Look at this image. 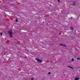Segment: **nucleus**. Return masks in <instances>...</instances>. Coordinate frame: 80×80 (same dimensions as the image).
Returning a JSON list of instances; mask_svg holds the SVG:
<instances>
[{"mask_svg": "<svg viewBox=\"0 0 80 80\" xmlns=\"http://www.w3.org/2000/svg\"><path fill=\"white\" fill-rule=\"evenodd\" d=\"M8 33L10 37H12V31H8Z\"/></svg>", "mask_w": 80, "mask_h": 80, "instance_id": "obj_1", "label": "nucleus"}, {"mask_svg": "<svg viewBox=\"0 0 80 80\" xmlns=\"http://www.w3.org/2000/svg\"><path fill=\"white\" fill-rule=\"evenodd\" d=\"M35 60H37V61H38V62H40V63H42V61L39 59L36 58Z\"/></svg>", "mask_w": 80, "mask_h": 80, "instance_id": "obj_2", "label": "nucleus"}, {"mask_svg": "<svg viewBox=\"0 0 80 80\" xmlns=\"http://www.w3.org/2000/svg\"><path fill=\"white\" fill-rule=\"evenodd\" d=\"M68 67H69V68H71V69H72V70L74 69V68H72V67H70L69 66H68Z\"/></svg>", "mask_w": 80, "mask_h": 80, "instance_id": "obj_3", "label": "nucleus"}, {"mask_svg": "<svg viewBox=\"0 0 80 80\" xmlns=\"http://www.w3.org/2000/svg\"><path fill=\"white\" fill-rule=\"evenodd\" d=\"M79 79V78H75V80H78Z\"/></svg>", "mask_w": 80, "mask_h": 80, "instance_id": "obj_4", "label": "nucleus"}, {"mask_svg": "<svg viewBox=\"0 0 80 80\" xmlns=\"http://www.w3.org/2000/svg\"><path fill=\"white\" fill-rule=\"evenodd\" d=\"M71 29L72 30H74V29H73V27H71Z\"/></svg>", "mask_w": 80, "mask_h": 80, "instance_id": "obj_5", "label": "nucleus"}, {"mask_svg": "<svg viewBox=\"0 0 80 80\" xmlns=\"http://www.w3.org/2000/svg\"><path fill=\"white\" fill-rule=\"evenodd\" d=\"M60 45L61 46H66L65 45H63L62 44H60Z\"/></svg>", "mask_w": 80, "mask_h": 80, "instance_id": "obj_6", "label": "nucleus"}, {"mask_svg": "<svg viewBox=\"0 0 80 80\" xmlns=\"http://www.w3.org/2000/svg\"><path fill=\"white\" fill-rule=\"evenodd\" d=\"M0 35L1 36H2L3 34L2 33H0Z\"/></svg>", "mask_w": 80, "mask_h": 80, "instance_id": "obj_7", "label": "nucleus"}, {"mask_svg": "<svg viewBox=\"0 0 80 80\" xmlns=\"http://www.w3.org/2000/svg\"><path fill=\"white\" fill-rule=\"evenodd\" d=\"M34 79V78H31V80H33Z\"/></svg>", "mask_w": 80, "mask_h": 80, "instance_id": "obj_8", "label": "nucleus"}, {"mask_svg": "<svg viewBox=\"0 0 80 80\" xmlns=\"http://www.w3.org/2000/svg\"><path fill=\"white\" fill-rule=\"evenodd\" d=\"M77 60H80V58H77Z\"/></svg>", "mask_w": 80, "mask_h": 80, "instance_id": "obj_9", "label": "nucleus"}, {"mask_svg": "<svg viewBox=\"0 0 80 80\" xmlns=\"http://www.w3.org/2000/svg\"><path fill=\"white\" fill-rule=\"evenodd\" d=\"M72 62H73L74 61V59H73V58H72Z\"/></svg>", "mask_w": 80, "mask_h": 80, "instance_id": "obj_10", "label": "nucleus"}, {"mask_svg": "<svg viewBox=\"0 0 80 80\" xmlns=\"http://www.w3.org/2000/svg\"><path fill=\"white\" fill-rule=\"evenodd\" d=\"M50 74H51V72H49L48 73V75H50Z\"/></svg>", "mask_w": 80, "mask_h": 80, "instance_id": "obj_11", "label": "nucleus"}, {"mask_svg": "<svg viewBox=\"0 0 80 80\" xmlns=\"http://www.w3.org/2000/svg\"><path fill=\"white\" fill-rule=\"evenodd\" d=\"M18 22V20H17V19L16 18V22Z\"/></svg>", "mask_w": 80, "mask_h": 80, "instance_id": "obj_12", "label": "nucleus"}, {"mask_svg": "<svg viewBox=\"0 0 80 80\" xmlns=\"http://www.w3.org/2000/svg\"><path fill=\"white\" fill-rule=\"evenodd\" d=\"M73 5H75V4L73 3Z\"/></svg>", "mask_w": 80, "mask_h": 80, "instance_id": "obj_13", "label": "nucleus"}, {"mask_svg": "<svg viewBox=\"0 0 80 80\" xmlns=\"http://www.w3.org/2000/svg\"><path fill=\"white\" fill-rule=\"evenodd\" d=\"M58 2H60V0H58Z\"/></svg>", "mask_w": 80, "mask_h": 80, "instance_id": "obj_14", "label": "nucleus"}]
</instances>
